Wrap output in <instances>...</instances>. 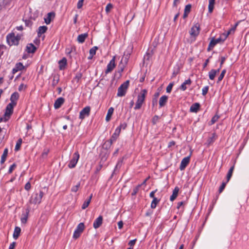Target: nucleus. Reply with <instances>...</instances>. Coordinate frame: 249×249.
<instances>
[{
  "instance_id": "40",
  "label": "nucleus",
  "mask_w": 249,
  "mask_h": 249,
  "mask_svg": "<svg viewBox=\"0 0 249 249\" xmlns=\"http://www.w3.org/2000/svg\"><path fill=\"white\" fill-rule=\"evenodd\" d=\"M22 142V140L21 138L19 139L17 141L16 145L15 146V151H18L19 149Z\"/></svg>"
},
{
  "instance_id": "24",
  "label": "nucleus",
  "mask_w": 249,
  "mask_h": 249,
  "mask_svg": "<svg viewBox=\"0 0 249 249\" xmlns=\"http://www.w3.org/2000/svg\"><path fill=\"white\" fill-rule=\"evenodd\" d=\"M200 107V104L198 103H196L193 104L190 108V111L191 112L196 113Z\"/></svg>"
},
{
  "instance_id": "59",
  "label": "nucleus",
  "mask_w": 249,
  "mask_h": 249,
  "mask_svg": "<svg viewBox=\"0 0 249 249\" xmlns=\"http://www.w3.org/2000/svg\"><path fill=\"white\" fill-rule=\"evenodd\" d=\"M213 8H214V5L209 3V5H208L209 12L211 13L213 12Z\"/></svg>"
},
{
  "instance_id": "41",
  "label": "nucleus",
  "mask_w": 249,
  "mask_h": 249,
  "mask_svg": "<svg viewBox=\"0 0 249 249\" xmlns=\"http://www.w3.org/2000/svg\"><path fill=\"white\" fill-rule=\"evenodd\" d=\"M97 49L98 47L96 46H94L90 49L89 54L91 57H93L96 54V52Z\"/></svg>"
},
{
  "instance_id": "53",
  "label": "nucleus",
  "mask_w": 249,
  "mask_h": 249,
  "mask_svg": "<svg viewBox=\"0 0 249 249\" xmlns=\"http://www.w3.org/2000/svg\"><path fill=\"white\" fill-rule=\"evenodd\" d=\"M227 181L224 182H222L221 185L220 186L219 188V193H221L223 191V190L224 189L225 186H226V185L227 184Z\"/></svg>"
},
{
  "instance_id": "10",
  "label": "nucleus",
  "mask_w": 249,
  "mask_h": 249,
  "mask_svg": "<svg viewBox=\"0 0 249 249\" xmlns=\"http://www.w3.org/2000/svg\"><path fill=\"white\" fill-rule=\"evenodd\" d=\"M190 157L191 154L189 156L184 158L182 160L179 166V169L180 170H183L189 164L190 160Z\"/></svg>"
},
{
  "instance_id": "22",
  "label": "nucleus",
  "mask_w": 249,
  "mask_h": 249,
  "mask_svg": "<svg viewBox=\"0 0 249 249\" xmlns=\"http://www.w3.org/2000/svg\"><path fill=\"white\" fill-rule=\"evenodd\" d=\"M67 60L65 57H63L62 59L59 61V68L60 70H64L67 65Z\"/></svg>"
},
{
  "instance_id": "5",
  "label": "nucleus",
  "mask_w": 249,
  "mask_h": 249,
  "mask_svg": "<svg viewBox=\"0 0 249 249\" xmlns=\"http://www.w3.org/2000/svg\"><path fill=\"white\" fill-rule=\"evenodd\" d=\"M15 105H14L11 103L8 104L5 109V111L4 114V122H6L10 118L11 115L13 112V108Z\"/></svg>"
},
{
  "instance_id": "16",
  "label": "nucleus",
  "mask_w": 249,
  "mask_h": 249,
  "mask_svg": "<svg viewBox=\"0 0 249 249\" xmlns=\"http://www.w3.org/2000/svg\"><path fill=\"white\" fill-rule=\"evenodd\" d=\"M24 69V66H23V64L21 62L17 63L15 67L12 70V73L13 74L16 73L18 71H22Z\"/></svg>"
},
{
  "instance_id": "21",
  "label": "nucleus",
  "mask_w": 249,
  "mask_h": 249,
  "mask_svg": "<svg viewBox=\"0 0 249 249\" xmlns=\"http://www.w3.org/2000/svg\"><path fill=\"white\" fill-rule=\"evenodd\" d=\"M179 189L178 187H176L173 191L172 195L170 196V200L173 201L178 196Z\"/></svg>"
},
{
  "instance_id": "7",
  "label": "nucleus",
  "mask_w": 249,
  "mask_h": 249,
  "mask_svg": "<svg viewBox=\"0 0 249 249\" xmlns=\"http://www.w3.org/2000/svg\"><path fill=\"white\" fill-rule=\"evenodd\" d=\"M80 155L78 151H76L72 155L71 159L68 164V167L70 168H73L75 167L79 159Z\"/></svg>"
},
{
  "instance_id": "17",
  "label": "nucleus",
  "mask_w": 249,
  "mask_h": 249,
  "mask_svg": "<svg viewBox=\"0 0 249 249\" xmlns=\"http://www.w3.org/2000/svg\"><path fill=\"white\" fill-rule=\"evenodd\" d=\"M36 50V47L32 43H29L26 45V51L29 53H34Z\"/></svg>"
},
{
  "instance_id": "23",
  "label": "nucleus",
  "mask_w": 249,
  "mask_h": 249,
  "mask_svg": "<svg viewBox=\"0 0 249 249\" xmlns=\"http://www.w3.org/2000/svg\"><path fill=\"white\" fill-rule=\"evenodd\" d=\"M88 36V33H84L78 35L77 37V41L79 43H83L85 42L86 38Z\"/></svg>"
},
{
  "instance_id": "43",
  "label": "nucleus",
  "mask_w": 249,
  "mask_h": 249,
  "mask_svg": "<svg viewBox=\"0 0 249 249\" xmlns=\"http://www.w3.org/2000/svg\"><path fill=\"white\" fill-rule=\"evenodd\" d=\"M136 241V239L130 240L128 243V245L129 246V248H127V249H133Z\"/></svg>"
},
{
  "instance_id": "20",
  "label": "nucleus",
  "mask_w": 249,
  "mask_h": 249,
  "mask_svg": "<svg viewBox=\"0 0 249 249\" xmlns=\"http://www.w3.org/2000/svg\"><path fill=\"white\" fill-rule=\"evenodd\" d=\"M220 68L217 70L212 69L209 72V77L210 80H213L215 75L220 71Z\"/></svg>"
},
{
  "instance_id": "39",
  "label": "nucleus",
  "mask_w": 249,
  "mask_h": 249,
  "mask_svg": "<svg viewBox=\"0 0 249 249\" xmlns=\"http://www.w3.org/2000/svg\"><path fill=\"white\" fill-rule=\"evenodd\" d=\"M82 77V74L81 72H77L75 77L73 78V80L76 81L77 83H78L80 80L81 79Z\"/></svg>"
},
{
  "instance_id": "37",
  "label": "nucleus",
  "mask_w": 249,
  "mask_h": 249,
  "mask_svg": "<svg viewBox=\"0 0 249 249\" xmlns=\"http://www.w3.org/2000/svg\"><path fill=\"white\" fill-rule=\"evenodd\" d=\"M229 35V33L224 32L220 36L219 38L220 39L222 42H223L227 39Z\"/></svg>"
},
{
  "instance_id": "62",
  "label": "nucleus",
  "mask_w": 249,
  "mask_h": 249,
  "mask_svg": "<svg viewBox=\"0 0 249 249\" xmlns=\"http://www.w3.org/2000/svg\"><path fill=\"white\" fill-rule=\"evenodd\" d=\"M159 119V117L157 115H155L152 119V122L154 124H156L157 123V122L158 121Z\"/></svg>"
},
{
  "instance_id": "13",
  "label": "nucleus",
  "mask_w": 249,
  "mask_h": 249,
  "mask_svg": "<svg viewBox=\"0 0 249 249\" xmlns=\"http://www.w3.org/2000/svg\"><path fill=\"white\" fill-rule=\"evenodd\" d=\"M19 94L17 92H15L12 94L10 97V103L16 106L17 103V101L19 98Z\"/></svg>"
},
{
  "instance_id": "55",
  "label": "nucleus",
  "mask_w": 249,
  "mask_h": 249,
  "mask_svg": "<svg viewBox=\"0 0 249 249\" xmlns=\"http://www.w3.org/2000/svg\"><path fill=\"white\" fill-rule=\"evenodd\" d=\"M125 66L126 65L120 63L119 65V72L120 73L124 71V69L125 67Z\"/></svg>"
},
{
  "instance_id": "63",
  "label": "nucleus",
  "mask_w": 249,
  "mask_h": 249,
  "mask_svg": "<svg viewBox=\"0 0 249 249\" xmlns=\"http://www.w3.org/2000/svg\"><path fill=\"white\" fill-rule=\"evenodd\" d=\"M16 245V243L15 242H12L11 244H10L8 249H14Z\"/></svg>"
},
{
  "instance_id": "60",
  "label": "nucleus",
  "mask_w": 249,
  "mask_h": 249,
  "mask_svg": "<svg viewBox=\"0 0 249 249\" xmlns=\"http://www.w3.org/2000/svg\"><path fill=\"white\" fill-rule=\"evenodd\" d=\"M26 88V86H25L23 84H21L18 88L19 91H22L23 89Z\"/></svg>"
},
{
  "instance_id": "8",
  "label": "nucleus",
  "mask_w": 249,
  "mask_h": 249,
  "mask_svg": "<svg viewBox=\"0 0 249 249\" xmlns=\"http://www.w3.org/2000/svg\"><path fill=\"white\" fill-rule=\"evenodd\" d=\"M200 32V26L198 23H195L191 28L189 31L190 35L191 36H197Z\"/></svg>"
},
{
  "instance_id": "27",
  "label": "nucleus",
  "mask_w": 249,
  "mask_h": 249,
  "mask_svg": "<svg viewBox=\"0 0 249 249\" xmlns=\"http://www.w3.org/2000/svg\"><path fill=\"white\" fill-rule=\"evenodd\" d=\"M191 80L190 79L186 80L180 86V89L183 91H185L187 89L186 85H190L191 84Z\"/></svg>"
},
{
  "instance_id": "61",
  "label": "nucleus",
  "mask_w": 249,
  "mask_h": 249,
  "mask_svg": "<svg viewBox=\"0 0 249 249\" xmlns=\"http://www.w3.org/2000/svg\"><path fill=\"white\" fill-rule=\"evenodd\" d=\"M157 190H155L154 191H152L150 193V195H149V196L151 197V198H156V197L155 196V193L157 192Z\"/></svg>"
},
{
  "instance_id": "26",
  "label": "nucleus",
  "mask_w": 249,
  "mask_h": 249,
  "mask_svg": "<svg viewBox=\"0 0 249 249\" xmlns=\"http://www.w3.org/2000/svg\"><path fill=\"white\" fill-rule=\"evenodd\" d=\"M47 29L48 28L46 26H41L39 27L37 32L38 36H41L42 34L45 33L46 32Z\"/></svg>"
},
{
  "instance_id": "25",
  "label": "nucleus",
  "mask_w": 249,
  "mask_h": 249,
  "mask_svg": "<svg viewBox=\"0 0 249 249\" xmlns=\"http://www.w3.org/2000/svg\"><path fill=\"white\" fill-rule=\"evenodd\" d=\"M130 54L129 53H127L126 54L124 53L122 58V60H121L120 63L123 64H124L125 65H126L128 63L129 58L130 57Z\"/></svg>"
},
{
  "instance_id": "1",
  "label": "nucleus",
  "mask_w": 249,
  "mask_h": 249,
  "mask_svg": "<svg viewBox=\"0 0 249 249\" xmlns=\"http://www.w3.org/2000/svg\"><path fill=\"white\" fill-rule=\"evenodd\" d=\"M44 193L42 191L34 193L30 198L29 203L30 204H39L42 200Z\"/></svg>"
},
{
  "instance_id": "36",
  "label": "nucleus",
  "mask_w": 249,
  "mask_h": 249,
  "mask_svg": "<svg viewBox=\"0 0 249 249\" xmlns=\"http://www.w3.org/2000/svg\"><path fill=\"white\" fill-rule=\"evenodd\" d=\"M85 229V225L83 223H80L76 227L75 230L82 233Z\"/></svg>"
},
{
  "instance_id": "54",
  "label": "nucleus",
  "mask_w": 249,
  "mask_h": 249,
  "mask_svg": "<svg viewBox=\"0 0 249 249\" xmlns=\"http://www.w3.org/2000/svg\"><path fill=\"white\" fill-rule=\"evenodd\" d=\"M191 4H187V5L185 6L184 12H185V13H187L189 14L191 11Z\"/></svg>"
},
{
  "instance_id": "31",
  "label": "nucleus",
  "mask_w": 249,
  "mask_h": 249,
  "mask_svg": "<svg viewBox=\"0 0 249 249\" xmlns=\"http://www.w3.org/2000/svg\"><path fill=\"white\" fill-rule=\"evenodd\" d=\"M216 135L215 133H213L212 136L208 138L207 143L208 145L213 143L216 140Z\"/></svg>"
},
{
  "instance_id": "19",
  "label": "nucleus",
  "mask_w": 249,
  "mask_h": 249,
  "mask_svg": "<svg viewBox=\"0 0 249 249\" xmlns=\"http://www.w3.org/2000/svg\"><path fill=\"white\" fill-rule=\"evenodd\" d=\"M168 98V97L166 95H163L160 98V100H159L160 107H162L165 105V104L167 102Z\"/></svg>"
},
{
  "instance_id": "14",
  "label": "nucleus",
  "mask_w": 249,
  "mask_h": 249,
  "mask_svg": "<svg viewBox=\"0 0 249 249\" xmlns=\"http://www.w3.org/2000/svg\"><path fill=\"white\" fill-rule=\"evenodd\" d=\"M103 223V217L100 215L94 221L93 226L94 229H97L99 228Z\"/></svg>"
},
{
  "instance_id": "51",
  "label": "nucleus",
  "mask_w": 249,
  "mask_h": 249,
  "mask_svg": "<svg viewBox=\"0 0 249 249\" xmlns=\"http://www.w3.org/2000/svg\"><path fill=\"white\" fill-rule=\"evenodd\" d=\"M113 7V5L111 3H108L106 7V9H105V10H106V12L107 13H108L110 10Z\"/></svg>"
},
{
  "instance_id": "4",
  "label": "nucleus",
  "mask_w": 249,
  "mask_h": 249,
  "mask_svg": "<svg viewBox=\"0 0 249 249\" xmlns=\"http://www.w3.org/2000/svg\"><path fill=\"white\" fill-rule=\"evenodd\" d=\"M129 82L128 80L123 83L118 89L117 96L118 97H122L125 95L127 89L129 86Z\"/></svg>"
},
{
  "instance_id": "28",
  "label": "nucleus",
  "mask_w": 249,
  "mask_h": 249,
  "mask_svg": "<svg viewBox=\"0 0 249 249\" xmlns=\"http://www.w3.org/2000/svg\"><path fill=\"white\" fill-rule=\"evenodd\" d=\"M114 111V108L112 107H110L107 110V113L106 117V120L107 122L110 121L111 116L112 115Z\"/></svg>"
},
{
  "instance_id": "12",
  "label": "nucleus",
  "mask_w": 249,
  "mask_h": 249,
  "mask_svg": "<svg viewBox=\"0 0 249 249\" xmlns=\"http://www.w3.org/2000/svg\"><path fill=\"white\" fill-rule=\"evenodd\" d=\"M115 56L110 61L107 65V70L105 71L106 74L111 72L115 67Z\"/></svg>"
},
{
  "instance_id": "57",
  "label": "nucleus",
  "mask_w": 249,
  "mask_h": 249,
  "mask_svg": "<svg viewBox=\"0 0 249 249\" xmlns=\"http://www.w3.org/2000/svg\"><path fill=\"white\" fill-rule=\"evenodd\" d=\"M83 0H79L77 3V7L78 9H80L82 8L83 4Z\"/></svg>"
},
{
  "instance_id": "32",
  "label": "nucleus",
  "mask_w": 249,
  "mask_h": 249,
  "mask_svg": "<svg viewBox=\"0 0 249 249\" xmlns=\"http://www.w3.org/2000/svg\"><path fill=\"white\" fill-rule=\"evenodd\" d=\"M234 169V165H233L231 167V168L229 170L228 172L227 175V182H228L231 179V178L232 176Z\"/></svg>"
},
{
  "instance_id": "30",
  "label": "nucleus",
  "mask_w": 249,
  "mask_h": 249,
  "mask_svg": "<svg viewBox=\"0 0 249 249\" xmlns=\"http://www.w3.org/2000/svg\"><path fill=\"white\" fill-rule=\"evenodd\" d=\"M54 17V13L53 12H50L48 13L47 18H44L45 22L47 24H49L51 21L52 17Z\"/></svg>"
},
{
  "instance_id": "35",
  "label": "nucleus",
  "mask_w": 249,
  "mask_h": 249,
  "mask_svg": "<svg viewBox=\"0 0 249 249\" xmlns=\"http://www.w3.org/2000/svg\"><path fill=\"white\" fill-rule=\"evenodd\" d=\"M160 201V199H158L157 197L153 198V200L151 203V208L152 209H155Z\"/></svg>"
},
{
  "instance_id": "11",
  "label": "nucleus",
  "mask_w": 249,
  "mask_h": 249,
  "mask_svg": "<svg viewBox=\"0 0 249 249\" xmlns=\"http://www.w3.org/2000/svg\"><path fill=\"white\" fill-rule=\"evenodd\" d=\"M220 42H222V41H221L220 39L219 38V37L217 38H213L209 44L207 51L209 52L217 44Z\"/></svg>"
},
{
  "instance_id": "48",
  "label": "nucleus",
  "mask_w": 249,
  "mask_h": 249,
  "mask_svg": "<svg viewBox=\"0 0 249 249\" xmlns=\"http://www.w3.org/2000/svg\"><path fill=\"white\" fill-rule=\"evenodd\" d=\"M173 86H174V83H170L166 88V92L170 93L172 90Z\"/></svg>"
},
{
  "instance_id": "33",
  "label": "nucleus",
  "mask_w": 249,
  "mask_h": 249,
  "mask_svg": "<svg viewBox=\"0 0 249 249\" xmlns=\"http://www.w3.org/2000/svg\"><path fill=\"white\" fill-rule=\"evenodd\" d=\"M8 150L7 148H5L4 150L3 153L1 157L0 163L1 164L3 163L5 161L6 157L8 155Z\"/></svg>"
},
{
  "instance_id": "9",
  "label": "nucleus",
  "mask_w": 249,
  "mask_h": 249,
  "mask_svg": "<svg viewBox=\"0 0 249 249\" xmlns=\"http://www.w3.org/2000/svg\"><path fill=\"white\" fill-rule=\"evenodd\" d=\"M90 108L89 106L86 107L82 109L79 114V118L83 120L85 117H88L89 115Z\"/></svg>"
},
{
  "instance_id": "46",
  "label": "nucleus",
  "mask_w": 249,
  "mask_h": 249,
  "mask_svg": "<svg viewBox=\"0 0 249 249\" xmlns=\"http://www.w3.org/2000/svg\"><path fill=\"white\" fill-rule=\"evenodd\" d=\"M226 70H223L221 74H220V75L219 76L218 78V81L217 82H220L223 78V77H224V75L226 73Z\"/></svg>"
},
{
  "instance_id": "49",
  "label": "nucleus",
  "mask_w": 249,
  "mask_h": 249,
  "mask_svg": "<svg viewBox=\"0 0 249 249\" xmlns=\"http://www.w3.org/2000/svg\"><path fill=\"white\" fill-rule=\"evenodd\" d=\"M209 89V86H205V87H203L202 88V94L203 96H205L208 93Z\"/></svg>"
},
{
  "instance_id": "58",
  "label": "nucleus",
  "mask_w": 249,
  "mask_h": 249,
  "mask_svg": "<svg viewBox=\"0 0 249 249\" xmlns=\"http://www.w3.org/2000/svg\"><path fill=\"white\" fill-rule=\"evenodd\" d=\"M24 188L27 191H29L31 189V184L30 182H28L26 183Z\"/></svg>"
},
{
  "instance_id": "34",
  "label": "nucleus",
  "mask_w": 249,
  "mask_h": 249,
  "mask_svg": "<svg viewBox=\"0 0 249 249\" xmlns=\"http://www.w3.org/2000/svg\"><path fill=\"white\" fill-rule=\"evenodd\" d=\"M59 81V76L58 75H54L53 76V80L52 81V85L53 87H55Z\"/></svg>"
},
{
  "instance_id": "56",
  "label": "nucleus",
  "mask_w": 249,
  "mask_h": 249,
  "mask_svg": "<svg viewBox=\"0 0 249 249\" xmlns=\"http://www.w3.org/2000/svg\"><path fill=\"white\" fill-rule=\"evenodd\" d=\"M16 167V164L15 163H13L12 165H11L9 167L8 173L11 174L13 172V171L15 169Z\"/></svg>"
},
{
  "instance_id": "47",
  "label": "nucleus",
  "mask_w": 249,
  "mask_h": 249,
  "mask_svg": "<svg viewBox=\"0 0 249 249\" xmlns=\"http://www.w3.org/2000/svg\"><path fill=\"white\" fill-rule=\"evenodd\" d=\"M81 234V232H80L79 231L75 230V231H74L72 237H73V238L75 239H77L78 238H79L80 237Z\"/></svg>"
},
{
  "instance_id": "45",
  "label": "nucleus",
  "mask_w": 249,
  "mask_h": 249,
  "mask_svg": "<svg viewBox=\"0 0 249 249\" xmlns=\"http://www.w3.org/2000/svg\"><path fill=\"white\" fill-rule=\"evenodd\" d=\"M90 202V199H87L84 201V202L83 203V205H82V209H83V210H84V209H85L86 208H87L89 206V204Z\"/></svg>"
},
{
  "instance_id": "29",
  "label": "nucleus",
  "mask_w": 249,
  "mask_h": 249,
  "mask_svg": "<svg viewBox=\"0 0 249 249\" xmlns=\"http://www.w3.org/2000/svg\"><path fill=\"white\" fill-rule=\"evenodd\" d=\"M20 231H21V229L19 227H15V228L14 229L13 235V238L15 239H17L18 237V236L20 234Z\"/></svg>"
},
{
  "instance_id": "15",
  "label": "nucleus",
  "mask_w": 249,
  "mask_h": 249,
  "mask_svg": "<svg viewBox=\"0 0 249 249\" xmlns=\"http://www.w3.org/2000/svg\"><path fill=\"white\" fill-rule=\"evenodd\" d=\"M65 100L63 97H59L57 98L54 103V107L55 109H58L61 107V106L64 103Z\"/></svg>"
},
{
  "instance_id": "38",
  "label": "nucleus",
  "mask_w": 249,
  "mask_h": 249,
  "mask_svg": "<svg viewBox=\"0 0 249 249\" xmlns=\"http://www.w3.org/2000/svg\"><path fill=\"white\" fill-rule=\"evenodd\" d=\"M80 182H78L75 185H74L71 187V191L74 193L77 192L80 187Z\"/></svg>"
},
{
  "instance_id": "18",
  "label": "nucleus",
  "mask_w": 249,
  "mask_h": 249,
  "mask_svg": "<svg viewBox=\"0 0 249 249\" xmlns=\"http://www.w3.org/2000/svg\"><path fill=\"white\" fill-rule=\"evenodd\" d=\"M30 209V206H28L26 210V213L22 214V216L21 218V222L22 223L25 224L27 222Z\"/></svg>"
},
{
  "instance_id": "6",
  "label": "nucleus",
  "mask_w": 249,
  "mask_h": 249,
  "mask_svg": "<svg viewBox=\"0 0 249 249\" xmlns=\"http://www.w3.org/2000/svg\"><path fill=\"white\" fill-rule=\"evenodd\" d=\"M6 42L9 46L18 45L19 43L14 33H10L6 36Z\"/></svg>"
},
{
  "instance_id": "3",
  "label": "nucleus",
  "mask_w": 249,
  "mask_h": 249,
  "mask_svg": "<svg viewBox=\"0 0 249 249\" xmlns=\"http://www.w3.org/2000/svg\"><path fill=\"white\" fill-rule=\"evenodd\" d=\"M127 124L126 123L124 122L120 124V125L118 126L116 129L115 130V131L114 133L112 134L110 139V143H112L113 142H114L118 137H119L120 133L121 132V129H125L126 127Z\"/></svg>"
},
{
  "instance_id": "2",
  "label": "nucleus",
  "mask_w": 249,
  "mask_h": 249,
  "mask_svg": "<svg viewBox=\"0 0 249 249\" xmlns=\"http://www.w3.org/2000/svg\"><path fill=\"white\" fill-rule=\"evenodd\" d=\"M146 93L147 90L146 89H142L138 95L136 105L134 107L135 110H138L141 108L144 103Z\"/></svg>"
},
{
  "instance_id": "64",
  "label": "nucleus",
  "mask_w": 249,
  "mask_h": 249,
  "mask_svg": "<svg viewBox=\"0 0 249 249\" xmlns=\"http://www.w3.org/2000/svg\"><path fill=\"white\" fill-rule=\"evenodd\" d=\"M122 161H119L117 162V164H116V166L115 167L114 170H116L118 167L120 168L121 166V165H122Z\"/></svg>"
},
{
  "instance_id": "42",
  "label": "nucleus",
  "mask_w": 249,
  "mask_h": 249,
  "mask_svg": "<svg viewBox=\"0 0 249 249\" xmlns=\"http://www.w3.org/2000/svg\"><path fill=\"white\" fill-rule=\"evenodd\" d=\"M219 118V116L218 115H215L212 118V119L210 122V124L212 125V124H214L216 122H217L218 121Z\"/></svg>"
},
{
  "instance_id": "50",
  "label": "nucleus",
  "mask_w": 249,
  "mask_h": 249,
  "mask_svg": "<svg viewBox=\"0 0 249 249\" xmlns=\"http://www.w3.org/2000/svg\"><path fill=\"white\" fill-rule=\"evenodd\" d=\"M12 1V0H3L2 2L3 5L5 7L9 6Z\"/></svg>"
},
{
  "instance_id": "44",
  "label": "nucleus",
  "mask_w": 249,
  "mask_h": 249,
  "mask_svg": "<svg viewBox=\"0 0 249 249\" xmlns=\"http://www.w3.org/2000/svg\"><path fill=\"white\" fill-rule=\"evenodd\" d=\"M141 185L142 184H139L133 189V192L132 193V196H135L137 194L140 187H141Z\"/></svg>"
},
{
  "instance_id": "52",
  "label": "nucleus",
  "mask_w": 249,
  "mask_h": 249,
  "mask_svg": "<svg viewBox=\"0 0 249 249\" xmlns=\"http://www.w3.org/2000/svg\"><path fill=\"white\" fill-rule=\"evenodd\" d=\"M238 24L236 23L234 27L231 28L228 32H226L227 33H229V35L231 34H233L235 31L236 28Z\"/></svg>"
}]
</instances>
